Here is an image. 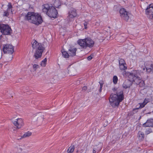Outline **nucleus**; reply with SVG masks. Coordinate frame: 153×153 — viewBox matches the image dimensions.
<instances>
[{
  "label": "nucleus",
  "mask_w": 153,
  "mask_h": 153,
  "mask_svg": "<svg viewBox=\"0 0 153 153\" xmlns=\"http://www.w3.org/2000/svg\"><path fill=\"white\" fill-rule=\"evenodd\" d=\"M140 73L141 71L139 70H133L130 72L123 71L122 74L124 77H127L128 79L124 82L123 87L125 88H129L133 82L139 85L140 87L144 86V82L141 79Z\"/></svg>",
  "instance_id": "obj_1"
},
{
  "label": "nucleus",
  "mask_w": 153,
  "mask_h": 153,
  "mask_svg": "<svg viewBox=\"0 0 153 153\" xmlns=\"http://www.w3.org/2000/svg\"><path fill=\"white\" fill-rule=\"evenodd\" d=\"M112 90L116 94H111L110 95L109 101L110 105L114 108L118 106L120 103L123 100L124 95L123 90L120 88L115 87Z\"/></svg>",
  "instance_id": "obj_2"
},
{
  "label": "nucleus",
  "mask_w": 153,
  "mask_h": 153,
  "mask_svg": "<svg viewBox=\"0 0 153 153\" xmlns=\"http://www.w3.org/2000/svg\"><path fill=\"white\" fill-rule=\"evenodd\" d=\"M25 19L30 22L36 25L41 24L42 22V17L39 14L33 12H28L25 16Z\"/></svg>",
  "instance_id": "obj_3"
},
{
  "label": "nucleus",
  "mask_w": 153,
  "mask_h": 153,
  "mask_svg": "<svg viewBox=\"0 0 153 153\" xmlns=\"http://www.w3.org/2000/svg\"><path fill=\"white\" fill-rule=\"evenodd\" d=\"M32 43L33 48L36 49L34 56L36 59L41 58L45 49L44 48L41 43H39L35 40L33 41Z\"/></svg>",
  "instance_id": "obj_4"
},
{
  "label": "nucleus",
  "mask_w": 153,
  "mask_h": 153,
  "mask_svg": "<svg viewBox=\"0 0 153 153\" xmlns=\"http://www.w3.org/2000/svg\"><path fill=\"white\" fill-rule=\"evenodd\" d=\"M0 32L3 35H10L12 30L8 25L1 23L0 24Z\"/></svg>",
  "instance_id": "obj_5"
},
{
  "label": "nucleus",
  "mask_w": 153,
  "mask_h": 153,
  "mask_svg": "<svg viewBox=\"0 0 153 153\" xmlns=\"http://www.w3.org/2000/svg\"><path fill=\"white\" fill-rule=\"evenodd\" d=\"M146 14L147 17L151 19L153 18V4H150L145 10Z\"/></svg>",
  "instance_id": "obj_6"
},
{
  "label": "nucleus",
  "mask_w": 153,
  "mask_h": 153,
  "mask_svg": "<svg viewBox=\"0 0 153 153\" xmlns=\"http://www.w3.org/2000/svg\"><path fill=\"white\" fill-rule=\"evenodd\" d=\"M67 17V20L69 22L72 21L73 18L77 16L76 10L74 8L70 9L68 12Z\"/></svg>",
  "instance_id": "obj_7"
},
{
  "label": "nucleus",
  "mask_w": 153,
  "mask_h": 153,
  "mask_svg": "<svg viewBox=\"0 0 153 153\" xmlns=\"http://www.w3.org/2000/svg\"><path fill=\"white\" fill-rule=\"evenodd\" d=\"M3 51L4 53L12 54L14 52L13 47L10 44H6L4 46Z\"/></svg>",
  "instance_id": "obj_8"
},
{
  "label": "nucleus",
  "mask_w": 153,
  "mask_h": 153,
  "mask_svg": "<svg viewBox=\"0 0 153 153\" xmlns=\"http://www.w3.org/2000/svg\"><path fill=\"white\" fill-rule=\"evenodd\" d=\"M57 13V11L56 9L52 6L47 15L51 18H55L56 17Z\"/></svg>",
  "instance_id": "obj_9"
},
{
  "label": "nucleus",
  "mask_w": 153,
  "mask_h": 153,
  "mask_svg": "<svg viewBox=\"0 0 153 153\" xmlns=\"http://www.w3.org/2000/svg\"><path fill=\"white\" fill-rule=\"evenodd\" d=\"M13 124L18 128H20L24 125L23 121L21 118H18L12 121Z\"/></svg>",
  "instance_id": "obj_10"
},
{
  "label": "nucleus",
  "mask_w": 153,
  "mask_h": 153,
  "mask_svg": "<svg viewBox=\"0 0 153 153\" xmlns=\"http://www.w3.org/2000/svg\"><path fill=\"white\" fill-rule=\"evenodd\" d=\"M120 16L121 18L126 21H127L129 19V16L128 15V12L125 9L123 8L120 9Z\"/></svg>",
  "instance_id": "obj_11"
},
{
  "label": "nucleus",
  "mask_w": 153,
  "mask_h": 153,
  "mask_svg": "<svg viewBox=\"0 0 153 153\" xmlns=\"http://www.w3.org/2000/svg\"><path fill=\"white\" fill-rule=\"evenodd\" d=\"M85 39L86 48L88 47L91 48L93 47L94 44V42L93 40L89 37H87Z\"/></svg>",
  "instance_id": "obj_12"
},
{
  "label": "nucleus",
  "mask_w": 153,
  "mask_h": 153,
  "mask_svg": "<svg viewBox=\"0 0 153 153\" xmlns=\"http://www.w3.org/2000/svg\"><path fill=\"white\" fill-rule=\"evenodd\" d=\"M52 5L51 4H45L42 6V10L43 12L47 14L51 10Z\"/></svg>",
  "instance_id": "obj_13"
},
{
  "label": "nucleus",
  "mask_w": 153,
  "mask_h": 153,
  "mask_svg": "<svg viewBox=\"0 0 153 153\" xmlns=\"http://www.w3.org/2000/svg\"><path fill=\"white\" fill-rule=\"evenodd\" d=\"M77 44L81 47L82 48L86 49V46L85 39H79L77 41Z\"/></svg>",
  "instance_id": "obj_14"
},
{
  "label": "nucleus",
  "mask_w": 153,
  "mask_h": 153,
  "mask_svg": "<svg viewBox=\"0 0 153 153\" xmlns=\"http://www.w3.org/2000/svg\"><path fill=\"white\" fill-rule=\"evenodd\" d=\"M143 126L144 127H153V119L150 118L147 120L146 122L143 124Z\"/></svg>",
  "instance_id": "obj_15"
},
{
  "label": "nucleus",
  "mask_w": 153,
  "mask_h": 153,
  "mask_svg": "<svg viewBox=\"0 0 153 153\" xmlns=\"http://www.w3.org/2000/svg\"><path fill=\"white\" fill-rule=\"evenodd\" d=\"M77 49L76 48H71L68 51L70 56H74L76 55V52Z\"/></svg>",
  "instance_id": "obj_16"
},
{
  "label": "nucleus",
  "mask_w": 153,
  "mask_h": 153,
  "mask_svg": "<svg viewBox=\"0 0 153 153\" xmlns=\"http://www.w3.org/2000/svg\"><path fill=\"white\" fill-rule=\"evenodd\" d=\"M149 101V100L148 99L145 98L142 103H139V104L140 105L139 108H142L144 107L145 105Z\"/></svg>",
  "instance_id": "obj_17"
},
{
  "label": "nucleus",
  "mask_w": 153,
  "mask_h": 153,
  "mask_svg": "<svg viewBox=\"0 0 153 153\" xmlns=\"http://www.w3.org/2000/svg\"><path fill=\"white\" fill-rule=\"evenodd\" d=\"M61 5V2L59 0H55L53 4V7L55 8H58Z\"/></svg>",
  "instance_id": "obj_18"
},
{
  "label": "nucleus",
  "mask_w": 153,
  "mask_h": 153,
  "mask_svg": "<svg viewBox=\"0 0 153 153\" xmlns=\"http://www.w3.org/2000/svg\"><path fill=\"white\" fill-rule=\"evenodd\" d=\"M138 137L139 140H142L143 139L144 134L143 132L139 131L138 133Z\"/></svg>",
  "instance_id": "obj_19"
},
{
  "label": "nucleus",
  "mask_w": 153,
  "mask_h": 153,
  "mask_svg": "<svg viewBox=\"0 0 153 153\" xmlns=\"http://www.w3.org/2000/svg\"><path fill=\"white\" fill-rule=\"evenodd\" d=\"M146 71L148 72H153V64H151L149 66L145 67Z\"/></svg>",
  "instance_id": "obj_20"
},
{
  "label": "nucleus",
  "mask_w": 153,
  "mask_h": 153,
  "mask_svg": "<svg viewBox=\"0 0 153 153\" xmlns=\"http://www.w3.org/2000/svg\"><path fill=\"white\" fill-rule=\"evenodd\" d=\"M13 8V7L12 5L11 4V3H9L7 5V8L6 10L7 11H8V12L10 13V10H11V11L12 13H13V12L12 10V9Z\"/></svg>",
  "instance_id": "obj_21"
},
{
  "label": "nucleus",
  "mask_w": 153,
  "mask_h": 153,
  "mask_svg": "<svg viewBox=\"0 0 153 153\" xmlns=\"http://www.w3.org/2000/svg\"><path fill=\"white\" fill-rule=\"evenodd\" d=\"M74 149V146H71L68 149V153H72Z\"/></svg>",
  "instance_id": "obj_22"
},
{
  "label": "nucleus",
  "mask_w": 153,
  "mask_h": 153,
  "mask_svg": "<svg viewBox=\"0 0 153 153\" xmlns=\"http://www.w3.org/2000/svg\"><path fill=\"white\" fill-rule=\"evenodd\" d=\"M62 52L63 56L65 58H68L70 56L69 53H68L65 51H62Z\"/></svg>",
  "instance_id": "obj_23"
},
{
  "label": "nucleus",
  "mask_w": 153,
  "mask_h": 153,
  "mask_svg": "<svg viewBox=\"0 0 153 153\" xmlns=\"http://www.w3.org/2000/svg\"><path fill=\"white\" fill-rule=\"evenodd\" d=\"M47 58H45L43 60H42L41 63L40 65L41 66L43 67H45L47 63Z\"/></svg>",
  "instance_id": "obj_24"
},
{
  "label": "nucleus",
  "mask_w": 153,
  "mask_h": 153,
  "mask_svg": "<svg viewBox=\"0 0 153 153\" xmlns=\"http://www.w3.org/2000/svg\"><path fill=\"white\" fill-rule=\"evenodd\" d=\"M32 134V133L30 131H28L25 133L23 135L22 137L25 138L30 136Z\"/></svg>",
  "instance_id": "obj_25"
},
{
  "label": "nucleus",
  "mask_w": 153,
  "mask_h": 153,
  "mask_svg": "<svg viewBox=\"0 0 153 153\" xmlns=\"http://www.w3.org/2000/svg\"><path fill=\"white\" fill-rule=\"evenodd\" d=\"M126 64L119 65L120 69L121 70H124L127 69V67L125 65Z\"/></svg>",
  "instance_id": "obj_26"
},
{
  "label": "nucleus",
  "mask_w": 153,
  "mask_h": 153,
  "mask_svg": "<svg viewBox=\"0 0 153 153\" xmlns=\"http://www.w3.org/2000/svg\"><path fill=\"white\" fill-rule=\"evenodd\" d=\"M118 77L116 76H114L113 78V81L114 84H116L118 81Z\"/></svg>",
  "instance_id": "obj_27"
},
{
  "label": "nucleus",
  "mask_w": 153,
  "mask_h": 153,
  "mask_svg": "<svg viewBox=\"0 0 153 153\" xmlns=\"http://www.w3.org/2000/svg\"><path fill=\"white\" fill-rule=\"evenodd\" d=\"M33 68L34 71H36V70L39 68V65L36 64H33Z\"/></svg>",
  "instance_id": "obj_28"
},
{
  "label": "nucleus",
  "mask_w": 153,
  "mask_h": 153,
  "mask_svg": "<svg viewBox=\"0 0 153 153\" xmlns=\"http://www.w3.org/2000/svg\"><path fill=\"white\" fill-rule=\"evenodd\" d=\"M126 62L124 59H120L119 60V65L126 64Z\"/></svg>",
  "instance_id": "obj_29"
},
{
  "label": "nucleus",
  "mask_w": 153,
  "mask_h": 153,
  "mask_svg": "<svg viewBox=\"0 0 153 153\" xmlns=\"http://www.w3.org/2000/svg\"><path fill=\"white\" fill-rule=\"evenodd\" d=\"M9 13L6 10H4L3 15V16H7L9 15Z\"/></svg>",
  "instance_id": "obj_30"
},
{
  "label": "nucleus",
  "mask_w": 153,
  "mask_h": 153,
  "mask_svg": "<svg viewBox=\"0 0 153 153\" xmlns=\"http://www.w3.org/2000/svg\"><path fill=\"white\" fill-rule=\"evenodd\" d=\"M88 24V22H85L84 23V28L85 29H86L87 28V25Z\"/></svg>",
  "instance_id": "obj_31"
},
{
  "label": "nucleus",
  "mask_w": 153,
  "mask_h": 153,
  "mask_svg": "<svg viewBox=\"0 0 153 153\" xmlns=\"http://www.w3.org/2000/svg\"><path fill=\"white\" fill-rule=\"evenodd\" d=\"M139 108H134L133 109V114H135L136 113H137V111H138V109Z\"/></svg>",
  "instance_id": "obj_32"
},
{
  "label": "nucleus",
  "mask_w": 153,
  "mask_h": 153,
  "mask_svg": "<svg viewBox=\"0 0 153 153\" xmlns=\"http://www.w3.org/2000/svg\"><path fill=\"white\" fill-rule=\"evenodd\" d=\"M93 55H92V54L91 55L88 56L87 57L88 60H90L92 59V58H93Z\"/></svg>",
  "instance_id": "obj_33"
},
{
  "label": "nucleus",
  "mask_w": 153,
  "mask_h": 153,
  "mask_svg": "<svg viewBox=\"0 0 153 153\" xmlns=\"http://www.w3.org/2000/svg\"><path fill=\"white\" fill-rule=\"evenodd\" d=\"M100 84V88H102L103 86V82L102 81H100L99 82Z\"/></svg>",
  "instance_id": "obj_34"
},
{
  "label": "nucleus",
  "mask_w": 153,
  "mask_h": 153,
  "mask_svg": "<svg viewBox=\"0 0 153 153\" xmlns=\"http://www.w3.org/2000/svg\"><path fill=\"white\" fill-rule=\"evenodd\" d=\"M87 89V87L86 86H84L82 88V90L85 91Z\"/></svg>",
  "instance_id": "obj_35"
},
{
  "label": "nucleus",
  "mask_w": 153,
  "mask_h": 153,
  "mask_svg": "<svg viewBox=\"0 0 153 153\" xmlns=\"http://www.w3.org/2000/svg\"><path fill=\"white\" fill-rule=\"evenodd\" d=\"M102 90V88H100V89L99 90L100 92H101Z\"/></svg>",
  "instance_id": "obj_36"
},
{
  "label": "nucleus",
  "mask_w": 153,
  "mask_h": 153,
  "mask_svg": "<svg viewBox=\"0 0 153 153\" xmlns=\"http://www.w3.org/2000/svg\"><path fill=\"white\" fill-rule=\"evenodd\" d=\"M93 153H96V151L94 149L93 150Z\"/></svg>",
  "instance_id": "obj_37"
},
{
  "label": "nucleus",
  "mask_w": 153,
  "mask_h": 153,
  "mask_svg": "<svg viewBox=\"0 0 153 153\" xmlns=\"http://www.w3.org/2000/svg\"><path fill=\"white\" fill-rule=\"evenodd\" d=\"M125 40V38H123V41H122L121 42H123V41H124Z\"/></svg>",
  "instance_id": "obj_38"
},
{
  "label": "nucleus",
  "mask_w": 153,
  "mask_h": 153,
  "mask_svg": "<svg viewBox=\"0 0 153 153\" xmlns=\"http://www.w3.org/2000/svg\"><path fill=\"white\" fill-rule=\"evenodd\" d=\"M2 65L1 64H0V68H2Z\"/></svg>",
  "instance_id": "obj_39"
},
{
  "label": "nucleus",
  "mask_w": 153,
  "mask_h": 153,
  "mask_svg": "<svg viewBox=\"0 0 153 153\" xmlns=\"http://www.w3.org/2000/svg\"><path fill=\"white\" fill-rule=\"evenodd\" d=\"M2 35H1L0 36V39H1V38H2Z\"/></svg>",
  "instance_id": "obj_40"
},
{
  "label": "nucleus",
  "mask_w": 153,
  "mask_h": 153,
  "mask_svg": "<svg viewBox=\"0 0 153 153\" xmlns=\"http://www.w3.org/2000/svg\"><path fill=\"white\" fill-rule=\"evenodd\" d=\"M143 71H145V68H143Z\"/></svg>",
  "instance_id": "obj_41"
}]
</instances>
